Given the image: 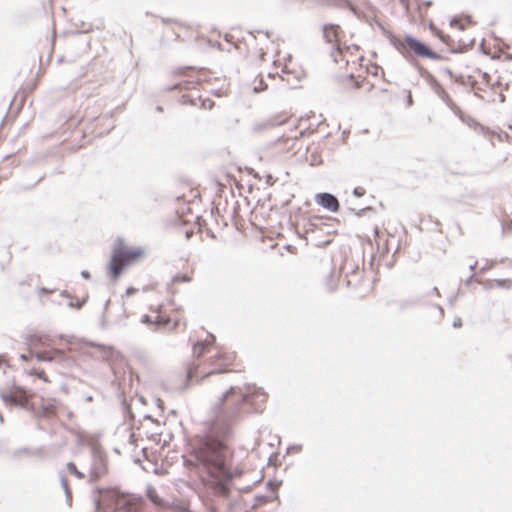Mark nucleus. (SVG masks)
Masks as SVG:
<instances>
[{
    "mask_svg": "<svg viewBox=\"0 0 512 512\" xmlns=\"http://www.w3.org/2000/svg\"><path fill=\"white\" fill-rule=\"evenodd\" d=\"M261 396L267 398L262 388L245 385V390L230 386L213 405V420L203 435L191 442V457L202 474L207 488L218 497L227 498L231 492L233 478L241 471L233 472L229 466V450L226 442L233 436L234 425L242 418L244 404H254Z\"/></svg>",
    "mask_w": 512,
    "mask_h": 512,
    "instance_id": "obj_1",
    "label": "nucleus"
},
{
    "mask_svg": "<svg viewBox=\"0 0 512 512\" xmlns=\"http://www.w3.org/2000/svg\"><path fill=\"white\" fill-rule=\"evenodd\" d=\"M140 500L116 488H96L93 491L94 512H136Z\"/></svg>",
    "mask_w": 512,
    "mask_h": 512,
    "instance_id": "obj_2",
    "label": "nucleus"
},
{
    "mask_svg": "<svg viewBox=\"0 0 512 512\" xmlns=\"http://www.w3.org/2000/svg\"><path fill=\"white\" fill-rule=\"evenodd\" d=\"M390 44L411 64L414 57H423L431 60H442L443 56L431 50L424 42L412 35H406L403 39L396 37L392 32H387Z\"/></svg>",
    "mask_w": 512,
    "mask_h": 512,
    "instance_id": "obj_3",
    "label": "nucleus"
},
{
    "mask_svg": "<svg viewBox=\"0 0 512 512\" xmlns=\"http://www.w3.org/2000/svg\"><path fill=\"white\" fill-rule=\"evenodd\" d=\"M143 255V250H127L122 239L118 238L114 244L112 257L109 263V270L113 278H117L122 273L124 266L132 260Z\"/></svg>",
    "mask_w": 512,
    "mask_h": 512,
    "instance_id": "obj_4",
    "label": "nucleus"
},
{
    "mask_svg": "<svg viewBox=\"0 0 512 512\" xmlns=\"http://www.w3.org/2000/svg\"><path fill=\"white\" fill-rule=\"evenodd\" d=\"M108 472V463L106 453L98 448H92L91 464L89 468L90 482H96Z\"/></svg>",
    "mask_w": 512,
    "mask_h": 512,
    "instance_id": "obj_5",
    "label": "nucleus"
},
{
    "mask_svg": "<svg viewBox=\"0 0 512 512\" xmlns=\"http://www.w3.org/2000/svg\"><path fill=\"white\" fill-rule=\"evenodd\" d=\"M30 395L20 387L14 386L10 391H0V398L5 404H11L25 408Z\"/></svg>",
    "mask_w": 512,
    "mask_h": 512,
    "instance_id": "obj_6",
    "label": "nucleus"
},
{
    "mask_svg": "<svg viewBox=\"0 0 512 512\" xmlns=\"http://www.w3.org/2000/svg\"><path fill=\"white\" fill-rule=\"evenodd\" d=\"M315 202L330 212H337L340 208L337 197L328 192L318 193L315 196Z\"/></svg>",
    "mask_w": 512,
    "mask_h": 512,
    "instance_id": "obj_7",
    "label": "nucleus"
},
{
    "mask_svg": "<svg viewBox=\"0 0 512 512\" xmlns=\"http://www.w3.org/2000/svg\"><path fill=\"white\" fill-rule=\"evenodd\" d=\"M285 121L286 119L282 118L281 116H273L269 119L253 123L251 130L254 133H261L270 128L282 125L285 123Z\"/></svg>",
    "mask_w": 512,
    "mask_h": 512,
    "instance_id": "obj_8",
    "label": "nucleus"
},
{
    "mask_svg": "<svg viewBox=\"0 0 512 512\" xmlns=\"http://www.w3.org/2000/svg\"><path fill=\"white\" fill-rule=\"evenodd\" d=\"M340 27L335 24H325L323 26V37L328 43H334L338 40Z\"/></svg>",
    "mask_w": 512,
    "mask_h": 512,
    "instance_id": "obj_9",
    "label": "nucleus"
},
{
    "mask_svg": "<svg viewBox=\"0 0 512 512\" xmlns=\"http://www.w3.org/2000/svg\"><path fill=\"white\" fill-rule=\"evenodd\" d=\"M210 340L199 341L193 346V354L195 357L199 358L205 351V348L209 345H212L215 342V336L210 334Z\"/></svg>",
    "mask_w": 512,
    "mask_h": 512,
    "instance_id": "obj_10",
    "label": "nucleus"
},
{
    "mask_svg": "<svg viewBox=\"0 0 512 512\" xmlns=\"http://www.w3.org/2000/svg\"><path fill=\"white\" fill-rule=\"evenodd\" d=\"M92 345L99 348V350L101 352V357L106 361H112L117 356V352L111 346H105V345H101V344H92Z\"/></svg>",
    "mask_w": 512,
    "mask_h": 512,
    "instance_id": "obj_11",
    "label": "nucleus"
},
{
    "mask_svg": "<svg viewBox=\"0 0 512 512\" xmlns=\"http://www.w3.org/2000/svg\"><path fill=\"white\" fill-rule=\"evenodd\" d=\"M59 478L61 482V487L64 490L66 502L69 506L72 504V492L70 490L68 480L63 472H59Z\"/></svg>",
    "mask_w": 512,
    "mask_h": 512,
    "instance_id": "obj_12",
    "label": "nucleus"
},
{
    "mask_svg": "<svg viewBox=\"0 0 512 512\" xmlns=\"http://www.w3.org/2000/svg\"><path fill=\"white\" fill-rule=\"evenodd\" d=\"M306 161L311 166H318V165H320L322 163V158H321V155H320L319 151L317 149H314V150L308 149V154L306 156Z\"/></svg>",
    "mask_w": 512,
    "mask_h": 512,
    "instance_id": "obj_13",
    "label": "nucleus"
},
{
    "mask_svg": "<svg viewBox=\"0 0 512 512\" xmlns=\"http://www.w3.org/2000/svg\"><path fill=\"white\" fill-rule=\"evenodd\" d=\"M147 497L155 505H161L162 504L161 498L157 495V493H156V491H155V489L153 487H148L147 488Z\"/></svg>",
    "mask_w": 512,
    "mask_h": 512,
    "instance_id": "obj_14",
    "label": "nucleus"
},
{
    "mask_svg": "<svg viewBox=\"0 0 512 512\" xmlns=\"http://www.w3.org/2000/svg\"><path fill=\"white\" fill-rule=\"evenodd\" d=\"M66 466H67V470L71 474L75 475L78 479L85 478V474L83 472L79 471L73 462H68Z\"/></svg>",
    "mask_w": 512,
    "mask_h": 512,
    "instance_id": "obj_15",
    "label": "nucleus"
},
{
    "mask_svg": "<svg viewBox=\"0 0 512 512\" xmlns=\"http://www.w3.org/2000/svg\"><path fill=\"white\" fill-rule=\"evenodd\" d=\"M35 357L38 361H43V362H50L53 360V357L48 355V353L44 352V351L36 352Z\"/></svg>",
    "mask_w": 512,
    "mask_h": 512,
    "instance_id": "obj_16",
    "label": "nucleus"
},
{
    "mask_svg": "<svg viewBox=\"0 0 512 512\" xmlns=\"http://www.w3.org/2000/svg\"><path fill=\"white\" fill-rule=\"evenodd\" d=\"M496 286L499 288L509 289L512 286V282H511V280H508V279H499V280H496Z\"/></svg>",
    "mask_w": 512,
    "mask_h": 512,
    "instance_id": "obj_17",
    "label": "nucleus"
},
{
    "mask_svg": "<svg viewBox=\"0 0 512 512\" xmlns=\"http://www.w3.org/2000/svg\"><path fill=\"white\" fill-rule=\"evenodd\" d=\"M190 281H191V277H189L188 275H176L172 278L173 283L190 282Z\"/></svg>",
    "mask_w": 512,
    "mask_h": 512,
    "instance_id": "obj_18",
    "label": "nucleus"
},
{
    "mask_svg": "<svg viewBox=\"0 0 512 512\" xmlns=\"http://www.w3.org/2000/svg\"><path fill=\"white\" fill-rule=\"evenodd\" d=\"M450 25L452 27H457L460 30H464L465 29L464 24H462L461 21L458 18H456V17L451 19Z\"/></svg>",
    "mask_w": 512,
    "mask_h": 512,
    "instance_id": "obj_19",
    "label": "nucleus"
},
{
    "mask_svg": "<svg viewBox=\"0 0 512 512\" xmlns=\"http://www.w3.org/2000/svg\"><path fill=\"white\" fill-rule=\"evenodd\" d=\"M439 96L447 104H449V102L451 101L450 96L443 89H441V91L439 92Z\"/></svg>",
    "mask_w": 512,
    "mask_h": 512,
    "instance_id": "obj_20",
    "label": "nucleus"
},
{
    "mask_svg": "<svg viewBox=\"0 0 512 512\" xmlns=\"http://www.w3.org/2000/svg\"><path fill=\"white\" fill-rule=\"evenodd\" d=\"M364 194H365V190H364L363 188H361V187H356V188H354V190H353V195H354L355 197H361V196H363Z\"/></svg>",
    "mask_w": 512,
    "mask_h": 512,
    "instance_id": "obj_21",
    "label": "nucleus"
},
{
    "mask_svg": "<svg viewBox=\"0 0 512 512\" xmlns=\"http://www.w3.org/2000/svg\"><path fill=\"white\" fill-rule=\"evenodd\" d=\"M32 373L35 374L40 379H42L44 381H47L46 374H45V372L43 370H41V371L33 370Z\"/></svg>",
    "mask_w": 512,
    "mask_h": 512,
    "instance_id": "obj_22",
    "label": "nucleus"
},
{
    "mask_svg": "<svg viewBox=\"0 0 512 512\" xmlns=\"http://www.w3.org/2000/svg\"><path fill=\"white\" fill-rule=\"evenodd\" d=\"M85 303V300L81 301V302H77V303H74V302H69L68 306L69 307H75L76 309H81L83 304Z\"/></svg>",
    "mask_w": 512,
    "mask_h": 512,
    "instance_id": "obj_23",
    "label": "nucleus"
},
{
    "mask_svg": "<svg viewBox=\"0 0 512 512\" xmlns=\"http://www.w3.org/2000/svg\"><path fill=\"white\" fill-rule=\"evenodd\" d=\"M153 324L156 326H164L167 324V322L161 319L160 317H157L155 320H153Z\"/></svg>",
    "mask_w": 512,
    "mask_h": 512,
    "instance_id": "obj_24",
    "label": "nucleus"
},
{
    "mask_svg": "<svg viewBox=\"0 0 512 512\" xmlns=\"http://www.w3.org/2000/svg\"><path fill=\"white\" fill-rule=\"evenodd\" d=\"M141 322H142L143 324H147V325H148V324H153V320H152V318H151L149 315H144V316L142 317Z\"/></svg>",
    "mask_w": 512,
    "mask_h": 512,
    "instance_id": "obj_25",
    "label": "nucleus"
},
{
    "mask_svg": "<svg viewBox=\"0 0 512 512\" xmlns=\"http://www.w3.org/2000/svg\"><path fill=\"white\" fill-rule=\"evenodd\" d=\"M462 326L461 318H455L453 321V327L460 328Z\"/></svg>",
    "mask_w": 512,
    "mask_h": 512,
    "instance_id": "obj_26",
    "label": "nucleus"
},
{
    "mask_svg": "<svg viewBox=\"0 0 512 512\" xmlns=\"http://www.w3.org/2000/svg\"><path fill=\"white\" fill-rule=\"evenodd\" d=\"M223 372H224L223 370H212V371L208 372L207 374H205L204 378L210 377L215 374H220Z\"/></svg>",
    "mask_w": 512,
    "mask_h": 512,
    "instance_id": "obj_27",
    "label": "nucleus"
},
{
    "mask_svg": "<svg viewBox=\"0 0 512 512\" xmlns=\"http://www.w3.org/2000/svg\"><path fill=\"white\" fill-rule=\"evenodd\" d=\"M348 6H349V9L354 13V15L359 17L357 9L350 2H348Z\"/></svg>",
    "mask_w": 512,
    "mask_h": 512,
    "instance_id": "obj_28",
    "label": "nucleus"
},
{
    "mask_svg": "<svg viewBox=\"0 0 512 512\" xmlns=\"http://www.w3.org/2000/svg\"><path fill=\"white\" fill-rule=\"evenodd\" d=\"M370 209H371L370 207H365V208L360 209L359 211L355 212V214L360 217V216H362L364 214V212L366 210H370Z\"/></svg>",
    "mask_w": 512,
    "mask_h": 512,
    "instance_id": "obj_29",
    "label": "nucleus"
},
{
    "mask_svg": "<svg viewBox=\"0 0 512 512\" xmlns=\"http://www.w3.org/2000/svg\"><path fill=\"white\" fill-rule=\"evenodd\" d=\"M81 275H82V277H83V278H85V279H87V280L91 278L90 273H89L88 271H86V270H83V271L81 272Z\"/></svg>",
    "mask_w": 512,
    "mask_h": 512,
    "instance_id": "obj_30",
    "label": "nucleus"
},
{
    "mask_svg": "<svg viewBox=\"0 0 512 512\" xmlns=\"http://www.w3.org/2000/svg\"><path fill=\"white\" fill-rule=\"evenodd\" d=\"M135 291H136V289H135V288H133V287H129V288H127V290H126V295L130 296V295H132Z\"/></svg>",
    "mask_w": 512,
    "mask_h": 512,
    "instance_id": "obj_31",
    "label": "nucleus"
},
{
    "mask_svg": "<svg viewBox=\"0 0 512 512\" xmlns=\"http://www.w3.org/2000/svg\"><path fill=\"white\" fill-rule=\"evenodd\" d=\"M39 292H40V293H43V294H49V293H51L52 291H51V290H49V289H47V288H45V287H42V288H40Z\"/></svg>",
    "mask_w": 512,
    "mask_h": 512,
    "instance_id": "obj_32",
    "label": "nucleus"
},
{
    "mask_svg": "<svg viewBox=\"0 0 512 512\" xmlns=\"http://www.w3.org/2000/svg\"><path fill=\"white\" fill-rule=\"evenodd\" d=\"M437 35L440 37V39L444 42L447 41V38H449V36H444L441 32H438Z\"/></svg>",
    "mask_w": 512,
    "mask_h": 512,
    "instance_id": "obj_33",
    "label": "nucleus"
},
{
    "mask_svg": "<svg viewBox=\"0 0 512 512\" xmlns=\"http://www.w3.org/2000/svg\"><path fill=\"white\" fill-rule=\"evenodd\" d=\"M455 301H456V297H455V296H452V297H450V298L448 299V302H449V304H450L451 306H453V305H454Z\"/></svg>",
    "mask_w": 512,
    "mask_h": 512,
    "instance_id": "obj_34",
    "label": "nucleus"
},
{
    "mask_svg": "<svg viewBox=\"0 0 512 512\" xmlns=\"http://www.w3.org/2000/svg\"><path fill=\"white\" fill-rule=\"evenodd\" d=\"M442 71L449 76H452V71L449 68H443Z\"/></svg>",
    "mask_w": 512,
    "mask_h": 512,
    "instance_id": "obj_35",
    "label": "nucleus"
},
{
    "mask_svg": "<svg viewBox=\"0 0 512 512\" xmlns=\"http://www.w3.org/2000/svg\"><path fill=\"white\" fill-rule=\"evenodd\" d=\"M267 183L272 185L274 183L273 177L271 175L267 176Z\"/></svg>",
    "mask_w": 512,
    "mask_h": 512,
    "instance_id": "obj_36",
    "label": "nucleus"
},
{
    "mask_svg": "<svg viewBox=\"0 0 512 512\" xmlns=\"http://www.w3.org/2000/svg\"><path fill=\"white\" fill-rule=\"evenodd\" d=\"M472 279H473V275H471V276H470V277L465 281V284H466V285H469V284L471 283Z\"/></svg>",
    "mask_w": 512,
    "mask_h": 512,
    "instance_id": "obj_37",
    "label": "nucleus"
},
{
    "mask_svg": "<svg viewBox=\"0 0 512 512\" xmlns=\"http://www.w3.org/2000/svg\"><path fill=\"white\" fill-rule=\"evenodd\" d=\"M20 358L23 360V361H27L28 360V356L26 354H21L20 355Z\"/></svg>",
    "mask_w": 512,
    "mask_h": 512,
    "instance_id": "obj_38",
    "label": "nucleus"
},
{
    "mask_svg": "<svg viewBox=\"0 0 512 512\" xmlns=\"http://www.w3.org/2000/svg\"><path fill=\"white\" fill-rule=\"evenodd\" d=\"M435 307L443 314V308L440 305H435Z\"/></svg>",
    "mask_w": 512,
    "mask_h": 512,
    "instance_id": "obj_39",
    "label": "nucleus"
},
{
    "mask_svg": "<svg viewBox=\"0 0 512 512\" xmlns=\"http://www.w3.org/2000/svg\"><path fill=\"white\" fill-rule=\"evenodd\" d=\"M162 404H163L162 400H161V399H157V405H158V407H160V408H161V407H162Z\"/></svg>",
    "mask_w": 512,
    "mask_h": 512,
    "instance_id": "obj_40",
    "label": "nucleus"
},
{
    "mask_svg": "<svg viewBox=\"0 0 512 512\" xmlns=\"http://www.w3.org/2000/svg\"><path fill=\"white\" fill-rule=\"evenodd\" d=\"M425 6L430 7L432 5V1H426L424 2Z\"/></svg>",
    "mask_w": 512,
    "mask_h": 512,
    "instance_id": "obj_41",
    "label": "nucleus"
},
{
    "mask_svg": "<svg viewBox=\"0 0 512 512\" xmlns=\"http://www.w3.org/2000/svg\"><path fill=\"white\" fill-rule=\"evenodd\" d=\"M477 265V262H475L474 264L470 265V270L473 271L475 269Z\"/></svg>",
    "mask_w": 512,
    "mask_h": 512,
    "instance_id": "obj_42",
    "label": "nucleus"
},
{
    "mask_svg": "<svg viewBox=\"0 0 512 512\" xmlns=\"http://www.w3.org/2000/svg\"><path fill=\"white\" fill-rule=\"evenodd\" d=\"M156 111H157V112H162V111H163V108H162L161 106H157V107H156Z\"/></svg>",
    "mask_w": 512,
    "mask_h": 512,
    "instance_id": "obj_43",
    "label": "nucleus"
},
{
    "mask_svg": "<svg viewBox=\"0 0 512 512\" xmlns=\"http://www.w3.org/2000/svg\"><path fill=\"white\" fill-rule=\"evenodd\" d=\"M263 89H264V87H261L260 89H259L257 86H255V87H254V90H255L256 92L261 91V90H263Z\"/></svg>",
    "mask_w": 512,
    "mask_h": 512,
    "instance_id": "obj_44",
    "label": "nucleus"
},
{
    "mask_svg": "<svg viewBox=\"0 0 512 512\" xmlns=\"http://www.w3.org/2000/svg\"><path fill=\"white\" fill-rule=\"evenodd\" d=\"M432 292H435L437 295L439 294L437 287H434V288L432 289Z\"/></svg>",
    "mask_w": 512,
    "mask_h": 512,
    "instance_id": "obj_45",
    "label": "nucleus"
},
{
    "mask_svg": "<svg viewBox=\"0 0 512 512\" xmlns=\"http://www.w3.org/2000/svg\"><path fill=\"white\" fill-rule=\"evenodd\" d=\"M408 103H409V104H412V98H411V95H409V97H408Z\"/></svg>",
    "mask_w": 512,
    "mask_h": 512,
    "instance_id": "obj_46",
    "label": "nucleus"
},
{
    "mask_svg": "<svg viewBox=\"0 0 512 512\" xmlns=\"http://www.w3.org/2000/svg\"><path fill=\"white\" fill-rule=\"evenodd\" d=\"M382 31H384L385 35L387 36L388 31H386L385 28H382Z\"/></svg>",
    "mask_w": 512,
    "mask_h": 512,
    "instance_id": "obj_47",
    "label": "nucleus"
},
{
    "mask_svg": "<svg viewBox=\"0 0 512 512\" xmlns=\"http://www.w3.org/2000/svg\"><path fill=\"white\" fill-rule=\"evenodd\" d=\"M0 421H1V422L3 421V417H2V415H1V414H0Z\"/></svg>",
    "mask_w": 512,
    "mask_h": 512,
    "instance_id": "obj_48",
    "label": "nucleus"
}]
</instances>
